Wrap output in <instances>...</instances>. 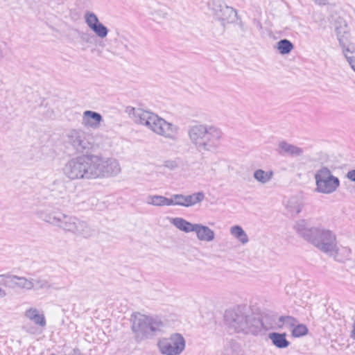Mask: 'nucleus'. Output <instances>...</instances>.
<instances>
[{
	"instance_id": "obj_37",
	"label": "nucleus",
	"mask_w": 355,
	"mask_h": 355,
	"mask_svg": "<svg viewBox=\"0 0 355 355\" xmlns=\"http://www.w3.org/2000/svg\"><path fill=\"white\" fill-rule=\"evenodd\" d=\"M7 292L0 287V298H3L7 295Z\"/></svg>"
},
{
	"instance_id": "obj_14",
	"label": "nucleus",
	"mask_w": 355,
	"mask_h": 355,
	"mask_svg": "<svg viewBox=\"0 0 355 355\" xmlns=\"http://www.w3.org/2000/svg\"><path fill=\"white\" fill-rule=\"evenodd\" d=\"M199 241L211 243L216 239L214 230L201 223H196L193 232Z\"/></svg>"
},
{
	"instance_id": "obj_17",
	"label": "nucleus",
	"mask_w": 355,
	"mask_h": 355,
	"mask_svg": "<svg viewBox=\"0 0 355 355\" xmlns=\"http://www.w3.org/2000/svg\"><path fill=\"white\" fill-rule=\"evenodd\" d=\"M276 150L280 155H288L291 156H301L303 154L302 148L284 140L277 144Z\"/></svg>"
},
{
	"instance_id": "obj_30",
	"label": "nucleus",
	"mask_w": 355,
	"mask_h": 355,
	"mask_svg": "<svg viewBox=\"0 0 355 355\" xmlns=\"http://www.w3.org/2000/svg\"><path fill=\"white\" fill-rule=\"evenodd\" d=\"M44 283L39 279L24 278V288L27 290L38 289L42 288Z\"/></svg>"
},
{
	"instance_id": "obj_33",
	"label": "nucleus",
	"mask_w": 355,
	"mask_h": 355,
	"mask_svg": "<svg viewBox=\"0 0 355 355\" xmlns=\"http://www.w3.org/2000/svg\"><path fill=\"white\" fill-rule=\"evenodd\" d=\"M308 329L304 324H297L293 327L292 335L294 337H300L307 334Z\"/></svg>"
},
{
	"instance_id": "obj_32",
	"label": "nucleus",
	"mask_w": 355,
	"mask_h": 355,
	"mask_svg": "<svg viewBox=\"0 0 355 355\" xmlns=\"http://www.w3.org/2000/svg\"><path fill=\"white\" fill-rule=\"evenodd\" d=\"M279 322H282V324H279V327H287V328H293L296 325L297 321L291 316H282L279 319Z\"/></svg>"
},
{
	"instance_id": "obj_6",
	"label": "nucleus",
	"mask_w": 355,
	"mask_h": 355,
	"mask_svg": "<svg viewBox=\"0 0 355 355\" xmlns=\"http://www.w3.org/2000/svg\"><path fill=\"white\" fill-rule=\"evenodd\" d=\"M44 220L76 235L87 237L92 234V230L87 223L75 216L60 212H52L46 214L44 217Z\"/></svg>"
},
{
	"instance_id": "obj_20",
	"label": "nucleus",
	"mask_w": 355,
	"mask_h": 355,
	"mask_svg": "<svg viewBox=\"0 0 355 355\" xmlns=\"http://www.w3.org/2000/svg\"><path fill=\"white\" fill-rule=\"evenodd\" d=\"M230 235L241 244L246 245L249 242V237L243 227L239 225H234L230 227Z\"/></svg>"
},
{
	"instance_id": "obj_34",
	"label": "nucleus",
	"mask_w": 355,
	"mask_h": 355,
	"mask_svg": "<svg viewBox=\"0 0 355 355\" xmlns=\"http://www.w3.org/2000/svg\"><path fill=\"white\" fill-rule=\"evenodd\" d=\"M163 166L167 169L175 170L179 167L180 163L178 159H167L164 162Z\"/></svg>"
},
{
	"instance_id": "obj_15",
	"label": "nucleus",
	"mask_w": 355,
	"mask_h": 355,
	"mask_svg": "<svg viewBox=\"0 0 355 355\" xmlns=\"http://www.w3.org/2000/svg\"><path fill=\"white\" fill-rule=\"evenodd\" d=\"M21 277L11 275H0V285L8 289V293H15L20 289L21 286Z\"/></svg>"
},
{
	"instance_id": "obj_11",
	"label": "nucleus",
	"mask_w": 355,
	"mask_h": 355,
	"mask_svg": "<svg viewBox=\"0 0 355 355\" xmlns=\"http://www.w3.org/2000/svg\"><path fill=\"white\" fill-rule=\"evenodd\" d=\"M68 143L78 153H83L93 146L92 137L82 129H72L67 134Z\"/></svg>"
},
{
	"instance_id": "obj_16",
	"label": "nucleus",
	"mask_w": 355,
	"mask_h": 355,
	"mask_svg": "<svg viewBox=\"0 0 355 355\" xmlns=\"http://www.w3.org/2000/svg\"><path fill=\"white\" fill-rule=\"evenodd\" d=\"M103 121L102 116L96 112L86 110L82 116V124L85 128L97 129Z\"/></svg>"
},
{
	"instance_id": "obj_19",
	"label": "nucleus",
	"mask_w": 355,
	"mask_h": 355,
	"mask_svg": "<svg viewBox=\"0 0 355 355\" xmlns=\"http://www.w3.org/2000/svg\"><path fill=\"white\" fill-rule=\"evenodd\" d=\"M336 33L341 48L352 44L350 42L349 28L346 24L337 27L336 28Z\"/></svg>"
},
{
	"instance_id": "obj_23",
	"label": "nucleus",
	"mask_w": 355,
	"mask_h": 355,
	"mask_svg": "<svg viewBox=\"0 0 355 355\" xmlns=\"http://www.w3.org/2000/svg\"><path fill=\"white\" fill-rule=\"evenodd\" d=\"M274 176V172L272 170L264 171L263 169H257L253 173V178L259 183L265 184L268 183Z\"/></svg>"
},
{
	"instance_id": "obj_3",
	"label": "nucleus",
	"mask_w": 355,
	"mask_h": 355,
	"mask_svg": "<svg viewBox=\"0 0 355 355\" xmlns=\"http://www.w3.org/2000/svg\"><path fill=\"white\" fill-rule=\"evenodd\" d=\"M294 229L320 250L333 254L338 250L336 235L330 230L310 227L304 220H298Z\"/></svg>"
},
{
	"instance_id": "obj_28",
	"label": "nucleus",
	"mask_w": 355,
	"mask_h": 355,
	"mask_svg": "<svg viewBox=\"0 0 355 355\" xmlns=\"http://www.w3.org/2000/svg\"><path fill=\"white\" fill-rule=\"evenodd\" d=\"M205 199V194L202 191L193 193L187 196V207L200 204Z\"/></svg>"
},
{
	"instance_id": "obj_22",
	"label": "nucleus",
	"mask_w": 355,
	"mask_h": 355,
	"mask_svg": "<svg viewBox=\"0 0 355 355\" xmlns=\"http://www.w3.org/2000/svg\"><path fill=\"white\" fill-rule=\"evenodd\" d=\"M268 338L272 343L277 348L284 349L289 346L290 342L286 340L285 334L270 333Z\"/></svg>"
},
{
	"instance_id": "obj_2",
	"label": "nucleus",
	"mask_w": 355,
	"mask_h": 355,
	"mask_svg": "<svg viewBox=\"0 0 355 355\" xmlns=\"http://www.w3.org/2000/svg\"><path fill=\"white\" fill-rule=\"evenodd\" d=\"M132 112L135 123L166 139L173 141L178 139L180 130L178 125L166 121L153 112L141 108H132Z\"/></svg>"
},
{
	"instance_id": "obj_35",
	"label": "nucleus",
	"mask_w": 355,
	"mask_h": 355,
	"mask_svg": "<svg viewBox=\"0 0 355 355\" xmlns=\"http://www.w3.org/2000/svg\"><path fill=\"white\" fill-rule=\"evenodd\" d=\"M347 178L351 181L355 182V170L349 171L347 173Z\"/></svg>"
},
{
	"instance_id": "obj_10",
	"label": "nucleus",
	"mask_w": 355,
	"mask_h": 355,
	"mask_svg": "<svg viewBox=\"0 0 355 355\" xmlns=\"http://www.w3.org/2000/svg\"><path fill=\"white\" fill-rule=\"evenodd\" d=\"M157 346L163 355H180L185 349L186 340L182 334L174 333L159 339Z\"/></svg>"
},
{
	"instance_id": "obj_25",
	"label": "nucleus",
	"mask_w": 355,
	"mask_h": 355,
	"mask_svg": "<svg viewBox=\"0 0 355 355\" xmlns=\"http://www.w3.org/2000/svg\"><path fill=\"white\" fill-rule=\"evenodd\" d=\"M241 346L235 341H231L224 347L223 355H242Z\"/></svg>"
},
{
	"instance_id": "obj_21",
	"label": "nucleus",
	"mask_w": 355,
	"mask_h": 355,
	"mask_svg": "<svg viewBox=\"0 0 355 355\" xmlns=\"http://www.w3.org/2000/svg\"><path fill=\"white\" fill-rule=\"evenodd\" d=\"M171 223L185 233L193 232L196 225V223H191L180 217L171 218Z\"/></svg>"
},
{
	"instance_id": "obj_18",
	"label": "nucleus",
	"mask_w": 355,
	"mask_h": 355,
	"mask_svg": "<svg viewBox=\"0 0 355 355\" xmlns=\"http://www.w3.org/2000/svg\"><path fill=\"white\" fill-rule=\"evenodd\" d=\"M284 205L291 215H297L303 207V199L298 196H291L284 200Z\"/></svg>"
},
{
	"instance_id": "obj_26",
	"label": "nucleus",
	"mask_w": 355,
	"mask_h": 355,
	"mask_svg": "<svg viewBox=\"0 0 355 355\" xmlns=\"http://www.w3.org/2000/svg\"><path fill=\"white\" fill-rule=\"evenodd\" d=\"M150 15L154 21H161L167 17V9L164 6H157L151 8Z\"/></svg>"
},
{
	"instance_id": "obj_1",
	"label": "nucleus",
	"mask_w": 355,
	"mask_h": 355,
	"mask_svg": "<svg viewBox=\"0 0 355 355\" xmlns=\"http://www.w3.org/2000/svg\"><path fill=\"white\" fill-rule=\"evenodd\" d=\"M62 172L70 180H96L114 178L121 173V168L115 158L89 154L69 159Z\"/></svg>"
},
{
	"instance_id": "obj_36",
	"label": "nucleus",
	"mask_w": 355,
	"mask_h": 355,
	"mask_svg": "<svg viewBox=\"0 0 355 355\" xmlns=\"http://www.w3.org/2000/svg\"><path fill=\"white\" fill-rule=\"evenodd\" d=\"M316 4L320 6H324L327 3V0H313Z\"/></svg>"
},
{
	"instance_id": "obj_24",
	"label": "nucleus",
	"mask_w": 355,
	"mask_h": 355,
	"mask_svg": "<svg viewBox=\"0 0 355 355\" xmlns=\"http://www.w3.org/2000/svg\"><path fill=\"white\" fill-rule=\"evenodd\" d=\"M146 202L156 207L169 206V198L161 195H150L147 196Z\"/></svg>"
},
{
	"instance_id": "obj_29",
	"label": "nucleus",
	"mask_w": 355,
	"mask_h": 355,
	"mask_svg": "<svg viewBox=\"0 0 355 355\" xmlns=\"http://www.w3.org/2000/svg\"><path fill=\"white\" fill-rule=\"evenodd\" d=\"M169 206H182L187 207V196L173 194L169 198Z\"/></svg>"
},
{
	"instance_id": "obj_38",
	"label": "nucleus",
	"mask_w": 355,
	"mask_h": 355,
	"mask_svg": "<svg viewBox=\"0 0 355 355\" xmlns=\"http://www.w3.org/2000/svg\"><path fill=\"white\" fill-rule=\"evenodd\" d=\"M91 37H89L88 35H85V36H83V40L84 41H85L86 42H89V39H90Z\"/></svg>"
},
{
	"instance_id": "obj_13",
	"label": "nucleus",
	"mask_w": 355,
	"mask_h": 355,
	"mask_svg": "<svg viewBox=\"0 0 355 355\" xmlns=\"http://www.w3.org/2000/svg\"><path fill=\"white\" fill-rule=\"evenodd\" d=\"M83 17L87 27L94 32L96 37L104 39L107 36L109 32L107 28L99 21L95 13L87 11Z\"/></svg>"
},
{
	"instance_id": "obj_39",
	"label": "nucleus",
	"mask_w": 355,
	"mask_h": 355,
	"mask_svg": "<svg viewBox=\"0 0 355 355\" xmlns=\"http://www.w3.org/2000/svg\"><path fill=\"white\" fill-rule=\"evenodd\" d=\"M73 352H74L75 355H80V350H79V349H75L73 350Z\"/></svg>"
},
{
	"instance_id": "obj_8",
	"label": "nucleus",
	"mask_w": 355,
	"mask_h": 355,
	"mask_svg": "<svg viewBox=\"0 0 355 355\" xmlns=\"http://www.w3.org/2000/svg\"><path fill=\"white\" fill-rule=\"evenodd\" d=\"M316 193L329 195L335 192L340 186L339 179L334 176L327 167H322L314 175Z\"/></svg>"
},
{
	"instance_id": "obj_5",
	"label": "nucleus",
	"mask_w": 355,
	"mask_h": 355,
	"mask_svg": "<svg viewBox=\"0 0 355 355\" xmlns=\"http://www.w3.org/2000/svg\"><path fill=\"white\" fill-rule=\"evenodd\" d=\"M225 321L229 328L238 333L256 334L261 327L259 320L255 318L245 306H237L227 310Z\"/></svg>"
},
{
	"instance_id": "obj_7",
	"label": "nucleus",
	"mask_w": 355,
	"mask_h": 355,
	"mask_svg": "<svg viewBox=\"0 0 355 355\" xmlns=\"http://www.w3.org/2000/svg\"><path fill=\"white\" fill-rule=\"evenodd\" d=\"M131 320L132 330L140 339L153 336L163 327L159 320L139 313L133 314Z\"/></svg>"
},
{
	"instance_id": "obj_31",
	"label": "nucleus",
	"mask_w": 355,
	"mask_h": 355,
	"mask_svg": "<svg viewBox=\"0 0 355 355\" xmlns=\"http://www.w3.org/2000/svg\"><path fill=\"white\" fill-rule=\"evenodd\" d=\"M277 49L281 54H288L293 49V44L288 40H282L277 42Z\"/></svg>"
},
{
	"instance_id": "obj_27",
	"label": "nucleus",
	"mask_w": 355,
	"mask_h": 355,
	"mask_svg": "<svg viewBox=\"0 0 355 355\" xmlns=\"http://www.w3.org/2000/svg\"><path fill=\"white\" fill-rule=\"evenodd\" d=\"M342 49L346 60L355 71V48L354 45L351 44L347 47H342Z\"/></svg>"
},
{
	"instance_id": "obj_12",
	"label": "nucleus",
	"mask_w": 355,
	"mask_h": 355,
	"mask_svg": "<svg viewBox=\"0 0 355 355\" xmlns=\"http://www.w3.org/2000/svg\"><path fill=\"white\" fill-rule=\"evenodd\" d=\"M25 317L33 322L37 327H31L27 328V331L32 334H38L42 332L46 324V319L44 314L42 311H40L36 308H30L25 311Z\"/></svg>"
},
{
	"instance_id": "obj_4",
	"label": "nucleus",
	"mask_w": 355,
	"mask_h": 355,
	"mask_svg": "<svg viewBox=\"0 0 355 355\" xmlns=\"http://www.w3.org/2000/svg\"><path fill=\"white\" fill-rule=\"evenodd\" d=\"M188 135L191 143L197 150L209 152L218 149L223 137L219 128L202 123L191 126Z\"/></svg>"
},
{
	"instance_id": "obj_9",
	"label": "nucleus",
	"mask_w": 355,
	"mask_h": 355,
	"mask_svg": "<svg viewBox=\"0 0 355 355\" xmlns=\"http://www.w3.org/2000/svg\"><path fill=\"white\" fill-rule=\"evenodd\" d=\"M208 6L212 16L223 26L238 20L237 12L226 5L223 0H209Z\"/></svg>"
}]
</instances>
